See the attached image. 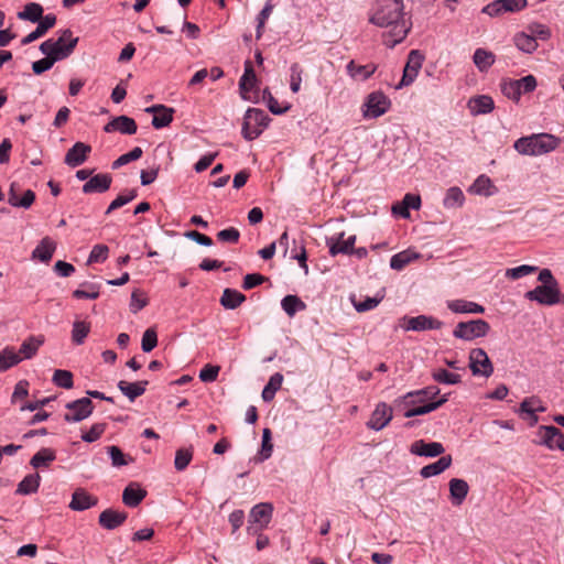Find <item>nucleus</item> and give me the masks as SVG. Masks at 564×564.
<instances>
[{
    "mask_svg": "<svg viewBox=\"0 0 564 564\" xmlns=\"http://www.w3.org/2000/svg\"><path fill=\"white\" fill-rule=\"evenodd\" d=\"M370 22L379 28L390 29L383 34V44L388 47L401 43L410 31L404 18L403 0H378Z\"/></svg>",
    "mask_w": 564,
    "mask_h": 564,
    "instance_id": "obj_1",
    "label": "nucleus"
},
{
    "mask_svg": "<svg viewBox=\"0 0 564 564\" xmlns=\"http://www.w3.org/2000/svg\"><path fill=\"white\" fill-rule=\"evenodd\" d=\"M560 140L553 134L538 133L518 139L513 148L522 155L538 156L557 148Z\"/></svg>",
    "mask_w": 564,
    "mask_h": 564,
    "instance_id": "obj_2",
    "label": "nucleus"
},
{
    "mask_svg": "<svg viewBox=\"0 0 564 564\" xmlns=\"http://www.w3.org/2000/svg\"><path fill=\"white\" fill-rule=\"evenodd\" d=\"M79 39L73 36L70 29H65L61 32L57 40L48 39L41 43V53H48L52 56L58 57V61L69 57L78 44Z\"/></svg>",
    "mask_w": 564,
    "mask_h": 564,
    "instance_id": "obj_3",
    "label": "nucleus"
},
{
    "mask_svg": "<svg viewBox=\"0 0 564 564\" xmlns=\"http://www.w3.org/2000/svg\"><path fill=\"white\" fill-rule=\"evenodd\" d=\"M268 115L258 108H249L243 117L241 133L248 141L257 139L268 126Z\"/></svg>",
    "mask_w": 564,
    "mask_h": 564,
    "instance_id": "obj_4",
    "label": "nucleus"
},
{
    "mask_svg": "<svg viewBox=\"0 0 564 564\" xmlns=\"http://www.w3.org/2000/svg\"><path fill=\"white\" fill-rule=\"evenodd\" d=\"M273 507L269 502H261L256 505L249 514V524L247 527L248 533H259L268 528L272 518Z\"/></svg>",
    "mask_w": 564,
    "mask_h": 564,
    "instance_id": "obj_5",
    "label": "nucleus"
},
{
    "mask_svg": "<svg viewBox=\"0 0 564 564\" xmlns=\"http://www.w3.org/2000/svg\"><path fill=\"white\" fill-rule=\"evenodd\" d=\"M389 98L381 91L369 94L362 105V116L365 118H378L384 115L390 107Z\"/></svg>",
    "mask_w": 564,
    "mask_h": 564,
    "instance_id": "obj_6",
    "label": "nucleus"
},
{
    "mask_svg": "<svg viewBox=\"0 0 564 564\" xmlns=\"http://www.w3.org/2000/svg\"><path fill=\"white\" fill-rule=\"evenodd\" d=\"M524 296L530 301H535L546 306L564 302L560 288H551V285H538L533 290L528 291Z\"/></svg>",
    "mask_w": 564,
    "mask_h": 564,
    "instance_id": "obj_7",
    "label": "nucleus"
},
{
    "mask_svg": "<svg viewBox=\"0 0 564 564\" xmlns=\"http://www.w3.org/2000/svg\"><path fill=\"white\" fill-rule=\"evenodd\" d=\"M489 330V325L485 319H469L460 322L454 330V336L464 340H473L485 336Z\"/></svg>",
    "mask_w": 564,
    "mask_h": 564,
    "instance_id": "obj_8",
    "label": "nucleus"
},
{
    "mask_svg": "<svg viewBox=\"0 0 564 564\" xmlns=\"http://www.w3.org/2000/svg\"><path fill=\"white\" fill-rule=\"evenodd\" d=\"M65 408L68 412L64 414V420L68 423L80 422L90 416L94 411V404L89 398L68 402Z\"/></svg>",
    "mask_w": 564,
    "mask_h": 564,
    "instance_id": "obj_9",
    "label": "nucleus"
},
{
    "mask_svg": "<svg viewBox=\"0 0 564 564\" xmlns=\"http://www.w3.org/2000/svg\"><path fill=\"white\" fill-rule=\"evenodd\" d=\"M424 56L417 50H413L408 55V61L403 69V76L397 88H402L411 85L416 78L419 70L422 67Z\"/></svg>",
    "mask_w": 564,
    "mask_h": 564,
    "instance_id": "obj_10",
    "label": "nucleus"
},
{
    "mask_svg": "<svg viewBox=\"0 0 564 564\" xmlns=\"http://www.w3.org/2000/svg\"><path fill=\"white\" fill-rule=\"evenodd\" d=\"M469 367L474 376H484L486 378L491 376L494 367L484 349H473L469 355Z\"/></svg>",
    "mask_w": 564,
    "mask_h": 564,
    "instance_id": "obj_11",
    "label": "nucleus"
},
{
    "mask_svg": "<svg viewBox=\"0 0 564 564\" xmlns=\"http://www.w3.org/2000/svg\"><path fill=\"white\" fill-rule=\"evenodd\" d=\"M393 411L386 402H380L373 410L367 426L375 431H380L392 420Z\"/></svg>",
    "mask_w": 564,
    "mask_h": 564,
    "instance_id": "obj_12",
    "label": "nucleus"
},
{
    "mask_svg": "<svg viewBox=\"0 0 564 564\" xmlns=\"http://www.w3.org/2000/svg\"><path fill=\"white\" fill-rule=\"evenodd\" d=\"M345 234L340 232L336 237H330L327 239L326 243L329 248V253L332 256H337L339 253L350 254L354 251V245L356 242V236L351 235L348 238H344Z\"/></svg>",
    "mask_w": 564,
    "mask_h": 564,
    "instance_id": "obj_13",
    "label": "nucleus"
},
{
    "mask_svg": "<svg viewBox=\"0 0 564 564\" xmlns=\"http://www.w3.org/2000/svg\"><path fill=\"white\" fill-rule=\"evenodd\" d=\"M91 152V147L84 142H76L65 154L64 162L70 167H77L82 165L88 154Z\"/></svg>",
    "mask_w": 564,
    "mask_h": 564,
    "instance_id": "obj_14",
    "label": "nucleus"
},
{
    "mask_svg": "<svg viewBox=\"0 0 564 564\" xmlns=\"http://www.w3.org/2000/svg\"><path fill=\"white\" fill-rule=\"evenodd\" d=\"M444 452L445 447L438 442L426 443L423 440H417L410 446V453L417 456L436 457L443 455Z\"/></svg>",
    "mask_w": 564,
    "mask_h": 564,
    "instance_id": "obj_15",
    "label": "nucleus"
},
{
    "mask_svg": "<svg viewBox=\"0 0 564 564\" xmlns=\"http://www.w3.org/2000/svg\"><path fill=\"white\" fill-rule=\"evenodd\" d=\"M563 433L553 425H541L538 430L539 444L550 449L560 448Z\"/></svg>",
    "mask_w": 564,
    "mask_h": 564,
    "instance_id": "obj_16",
    "label": "nucleus"
},
{
    "mask_svg": "<svg viewBox=\"0 0 564 564\" xmlns=\"http://www.w3.org/2000/svg\"><path fill=\"white\" fill-rule=\"evenodd\" d=\"M137 130L138 127L135 121L123 115L113 118L104 127V131L107 133L119 131L122 134H134Z\"/></svg>",
    "mask_w": 564,
    "mask_h": 564,
    "instance_id": "obj_17",
    "label": "nucleus"
},
{
    "mask_svg": "<svg viewBox=\"0 0 564 564\" xmlns=\"http://www.w3.org/2000/svg\"><path fill=\"white\" fill-rule=\"evenodd\" d=\"M441 327L442 322L440 319H402L401 323L394 326V329L423 332L427 329H438Z\"/></svg>",
    "mask_w": 564,
    "mask_h": 564,
    "instance_id": "obj_18",
    "label": "nucleus"
},
{
    "mask_svg": "<svg viewBox=\"0 0 564 564\" xmlns=\"http://www.w3.org/2000/svg\"><path fill=\"white\" fill-rule=\"evenodd\" d=\"M111 182L109 174H96L83 185L82 191L84 194L105 193L110 188Z\"/></svg>",
    "mask_w": 564,
    "mask_h": 564,
    "instance_id": "obj_19",
    "label": "nucleus"
},
{
    "mask_svg": "<svg viewBox=\"0 0 564 564\" xmlns=\"http://www.w3.org/2000/svg\"><path fill=\"white\" fill-rule=\"evenodd\" d=\"M37 26L34 31L29 33L21 40L22 45H28L37 39L44 36L46 32L56 24V17L52 13L44 15V18L36 22Z\"/></svg>",
    "mask_w": 564,
    "mask_h": 564,
    "instance_id": "obj_20",
    "label": "nucleus"
},
{
    "mask_svg": "<svg viewBox=\"0 0 564 564\" xmlns=\"http://www.w3.org/2000/svg\"><path fill=\"white\" fill-rule=\"evenodd\" d=\"M98 502L97 497L88 494L83 488H77L72 496L69 508L75 511H84L95 507Z\"/></svg>",
    "mask_w": 564,
    "mask_h": 564,
    "instance_id": "obj_21",
    "label": "nucleus"
},
{
    "mask_svg": "<svg viewBox=\"0 0 564 564\" xmlns=\"http://www.w3.org/2000/svg\"><path fill=\"white\" fill-rule=\"evenodd\" d=\"M127 512L106 509L99 514L98 522L106 530H115L127 520Z\"/></svg>",
    "mask_w": 564,
    "mask_h": 564,
    "instance_id": "obj_22",
    "label": "nucleus"
},
{
    "mask_svg": "<svg viewBox=\"0 0 564 564\" xmlns=\"http://www.w3.org/2000/svg\"><path fill=\"white\" fill-rule=\"evenodd\" d=\"M453 314H484L485 308L478 303L467 300H453L447 302Z\"/></svg>",
    "mask_w": 564,
    "mask_h": 564,
    "instance_id": "obj_23",
    "label": "nucleus"
},
{
    "mask_svg": "<svg viewBox=\"0 0 564 564\" xmlns=\"http://www.w3.org/2000/svg\"><path fill=\"white\" fill-rule=\"evenodd\" d=\"M449 496L454 506H460L469 492V486L466 480L453 478L449 480Z\"/></svg>",
    "mask_w": 564,
    "mask_h": 564,
    "instance_id": "obj_24",
    "label": "nucleus"
},
{
    "mask_svg": "<svg viewBox=\"0 0 564 564\" xmlns=\"http://www.w3.org/2000/svg\"><path fill=\"white\" fill-rule=\"evenodd\" d=\"M257 83L256 73L253 70L251 62L247 61L245 64L243 75L239 80V89L241 97L246 100H250L249 93L254 88Z\"/></svg>",
    "mask_w": 564,
    "mask_h": 564,
    "instance_id": "obj_25",
    "label": "nucleus"
},
{
    "mask_svg": "<svg viewBox=\"0 0 564 564\" xmlns=\"http://www.w3.org/2000/svg\"><path fill=\"white\" fill-rule=\"evenodd\" d=\"M347 74L354 80L365 82L370 78L377 70L376 64L357 65L355 61H350L346 66Z\"/></svg>",
    "mask_w": 564,
    "mask_h": 564,
    "instance_id": "obj_26",
    "label": "nucleus"
},
{
    "mask_svg": "<svg viewBox=\"0 0 564 564\" xmlns=\"http://www.w3.org/2000/svg\"><path fill=\"white\" fill-rule=\"evenodd\" d=\"M440 393L436 386H430L424 389L412 391L403 397L405 404L425 403L426 400L434 399Z\"/></svg>",
    "mask_w": 564,
    "mask_h": 564,
    "instance_id": "obj_27",
    "label": "nucleus"
},
{
    "mask_svg": "<svg viewBox=\"0 0 564 564\" xmlns=\"http://www.w3.org/2000/svg\"><path fill=\"white\" fill-rule=\"evenodd\" d=\"M495 104L491 97L480 95L469 99L468 109L473 116L489 113L494 110Z\"/></svg>",
    "mask_w": 564,
    "mask_h": 564,
    "instance_id": "obj_28",
    "label": "nucleus"
},
{
    "mask_svg": "<svg viewBox=\"0 0 564 564\" xmlns=\"http://www.w3.org/2000/svg\"><path fill=\"white\" fill-rule=\"evenodd\" d=\"M452 462L453 459L451 455H443L438 460L422 467L420 470V475L423 478L437 476L445 471L447 468H449Z\"/></svg>",
    "mask_w": 564,
    "mask_h": 564,
    "instance_id": "obj_29",
    "label": "nucleus"
},
{
    "mask_svg": "<svg viewBox=\"0 0 564 564\" xmlns=\"http://www.w3.org/2000/svg\"><path fill=\"white\" fill-rule=\"evenodd\" d=\"M56 249V243L50 237H44L32 252V258L41 262H48Z\"/></svg>",
    "mask_w": 564,
    "mask_h": 564,
    "instance_id": "obj_30",
    "label": "nucleus"
},
{
    "mask_svg": "<svg viewBox=\"0 0 564 564\" xmlns=\"http://www.w3.org/2000/svg\"><path fill=\"white\" fill-rule=\"evenodd\" d=\"M147 491L135 484L127 486L122 494V501L126 506L134 508L145 498Z\"/></svg>",
    "mask_w": 564,
    "mask_h": 564,
    "instance_id": "obj_31",
    "label": "nucleus"
},
{
    "mask_svg": "<svg viewBox=\"0 0 564 564\" xmlns=\"http://www.w3.org/2000/svg\"><path fill=\"white\" fill-rule=\"evenodd\" d=\"M43 343H44L43 335L30 336L22 343L18 354H20V356L22 357V360L31 359L32 357H34L36 355L39 348L43 345Z\"/></svg>",
    "mask_w": 564,
    "mask_h": 564,
    "instance_id": "obj_32",
    "label": "nucleus"
},
{
    "mask_svg": "<svg viewBox=\"0 0 564 564\" xmlns=\"http://www.w3.org/2000/svg\"><path fill=\"white\" fill-rule=\"evenodd\" d=\"M44 9L40 3L29 2L24 6L22 11L17 13L19 20L35 23L44 18Z\"/></svg>",
    "mask_w": 564,
    "mask_h": 564,
    "instance_id": "obj_33",
    "label": "nucleus"
},
{
    "mask_svg": "<svg viewBox=\"0 0 564 564\" xmlns=\"http://www.w3.org/2000/svg\"><path fill=\"white\" fill-rule=\"evenodd\" d=\"M147 384V380L138 382H128L121 380L118 383V388L130 401H133L144 393Z\"/></svg>",
    "mask_w": 564,
    "mask_h": 564,
    "instance_id": "obj_34",
    "label": "nucleus"
},
{
    "mask_svg": "<svg viewBox=\"0 0 564 564\" xmlns=\"http://www.w3.org/2000/svg\"><path fill=\"white\" fill-rule=\"evenodd\" d=\"M41 476L35 474L26 475L19 484L15 490L17 495H31L39 490Z\"/></svg>",
    "mask_w": 564,
    "mask_h": 564,
    "instance_id": "obj_35",
    "label": "nucleus"
},
{
    "mask_svg": "<svg viewBox=\"0 0 564 564\" xmlns=\"http://www.w3.org/2000/svg\"><path fill=\"white\" fill-rule=\"evenodd\" d=\"M469 192L476 195L491 196L495 194L496 187L488 176L480 175L469 187Z\"/></svg>",
    "mask_w": 564,
    "mask_h": 564,
    "instance_id": "obj_36",
    "label": "nucleus"
},
{
    "mask_svg": "<svg viewBox=\"0 0 564 564\" xmlns=\"http://www.w3.org/2000/svg\"><path fill=\"white\" fill-rule=\"evenodd\" d=\"M495 54L485 48H477L474 53L473 61L479 72H487L495 63Z\"/></svg>",
    "mask_w": 564,
    "mask_h": 564,
    "instance_id": "obj_37",
    "label": "nucleus"
},
{
    "mask_svg": "<svg viewBox=\"0 0 564 564\" xmlns=\"http://www.w3.org/2000/svg\"><path fill=\"white\" fill-rule=\"evenodd\" d=\"M419 258H420V253L408 249V250L401 251V252L392 256V258L390 260V267L393 270L400 271L404 267H406L409 263H411L412 261H414Z\"/></svg>",
    "mask_w": 564,
    "mask_h": 564,
    "instance_id": "obj_38",
    "label": "nucleus"
},
{
    "mask_svg": "<svg viewBox=\"0 0 564 564\" xmlns=\"http://www.w3.org/2000/svg\"><path fill=\"white\" fill-rule=\"evenodd\" d=\"M520 411L523 413H527L531 416V424L538 423V416L535 415V412H544L545 408L542 405V402L539 398L531 397L524 399L520 404Z\"/></svg>",
    "mask_w": 564,
    "mask_h": 564,
    "instance_id": "obj_39",
    "label": "nucleus"
},
{
    "mask_svg": "<svg viewBox=\"0 0 564 564\" xmlns=\"http://www.w3.org/2000/svg\"><path fill=\"white\" fill-rule=\"evenodd\" d=\"M445 402H447V395L446 394L443 395L437 401L426 402V403H423L422 405H419L416 408H412V409L406 410L404 412V416L405 417H413V416H417V415L427 414V413H430L432 411H435L440 406H442Z\"/></svg>",
    "mask_w": 564,
    "mask_h": 564,
    "instance_id": "obj_40",
    "label": "nucleus"
},
{
    "mask_svg": "<svg viewBox=\"0 0 564 564\" xmlns=\"http://www.w3.org/2000/svg\"><path fill=\"white\" fill-rule=\"evenodd\" d=\"M55 459V451L48 447H43L32 456L30 465L33 468L47 467Z\"/></svg>",
    "mask_w": 564,
    "mask_h": 564,
    "instance_id": "obj_41",
    "label": "nucleus"
},
{
    "mask_svg": "<svg viewBox=\"0 0 564 564\" xmlns=\"http://www.w3.org/2000/svg\"><path fill=\"white\" fill-rule=\"evenodd\" d=\"M22 361V357L13 347H6L0 351V372H4L11 367Z\"/></svg>",
    "mask_w": 564,
    "mask_h": 564,
    "instance_id": "obj_42",
    "label": "nucleus"
},
{
    "mask_svg": "<svg viewBox=\"0 0 564 564\" xmlns=\"http://www.w3.org/2000/svg\"><path fill=\"white\" fill-rule=\"evenodd\" d=\"M281 306L286 315L293 316L306 308V304L297 296L289 294L281 301Z\"/></svg>",
    "mask_w": 564,
    "mask_h": 564,
    "instance_id": "obj_43",
    "label": "nucleus"
},
{
    "mask_svg": "<svg viewBox=\"0 0 564 564\" xmlns=\"http://www.w3.org/2000/svg\"><path fill=\"white\" fill-rule=\"evenodd\" d=\"M464 202L465 196L463 191L457 186H453L446 191L445 197L443 199V205L445 208L448 209L458 208L463 206Z\"/></svg>",
    "mask_w": 564,
    "mask_h": 564,
    "instance_id": "obj_44",
    "label": "nucleus"
},
{
    "mask_svg": "<svg viewBox=\"0 0 564 564\" xmlns=\"http://www.w3.org/2000/svg\"><path fill=\"white\" fill-rule=\"evenodd\" d=\"M90 323L85 319H75L72 328V341L75 345L84 344L87 335L90 332Z\"/></svg>",
    "mask_w": 564,
    "mask_h": 564,
    "instance_id": "obj_45",
    "label": "nucleus"
},
{
    "mask_svg": "<svg viewBox=\"0 0 564 564\" xmlns=\"http://www.w3.org/2000/svg\"><path fill=\"white\" fill-rule=\"evenodd\" d=\"M514 44L516 46L528 54L533 53L538 48V42L531 34L527 33H518L514 35Z\"/></svg>",
    "mask_w": 564,
    "mask_h": 564,
    "instance_id": "obj_46",
    "label": "nucleus"
},
{
    "mask_svg": "<svg viewBox=\"0 0 564 564\" xmlns=\"http://www.w3.org/2000/svg\"><path fill=\"white\" fill-rule=\"evenodd\" d=\"M245 300L246 296L239 291L232 289H225L220 299V303L226 308H236Z\"/></svg>",
    "mask_w": 564,
    "mask_h": 564,
    "instance_id": "obj_47",
    "label": "nucleus"
},
{
    "mask_svg": "<svg viewBox=\"0 0 564 564\" xmlns=\"http://www.w3.org/2000/svg\"><path fill=\"white\" fill-rule=\"evenodd\" d=\"M283 382V376L280 372H275L269 379V382L262 390V399L265 402L273 400L275 392L281 388Z\"/></svg>",
    "mask_w": 564,
    "mask_h": 564,
    "instance_id": "obj_48",
    "label": "nucleus"
},
{
    "mask_svg": "<svg viewBox=\"0 0 564 564\" xmlns=\"http://www.w3.org/2000/svg\"><path fill=\"white\" fill-rule=\"evenodd\" d=\"M174 109L164 106V110L158 111L152 119V126L155 129H162L167 127L173 121Z\"/></svg>",
    "mask_w": 564,
    "mask_h": 564,
    "instance_id": "obj_49",
    "label": "nucleus"
},
{
    "mask_svg": "<svg viewBox=\"0 0 564 564\" xmlns=\"http://www.w3.org/2000/svg\"><path fill=\"white\" fill-rule=\"evenodd\" d=\"M432 378L434 381L444 384H457L460 382V376L457 373H453L447 371L446 369L440 368L432 372Z\"/></svg>",
    "mask_w": 564,
    "mask_h": 564,
    "instance_id": "obj_50",
    "label": "nucleus"
},
{
    "mask_svg": "<svg viewBox=\"0 0 564 564\" xmlns=\"http://www.w3.org/2000/svg\"><path fill=\"white\" fill-rule=\"evenodd\" d=\"M193 458V449L189 448H180L175 453L174 467L176 470H184L191 463Z\"/></svg>",
    "mask_w": 564,
    "mask_h": 564,
    "instance_id": "obj_51",
    "label": "nucleus"
},
{
    "mask_svg": "<svg viewBox=\"0 0 564 564\" xmlns=\"http://www.w3.org/2000/svg\"><path fill=\"white\" fill-rule=\"evenodd\" d=\"M52 381L61 388L64 389H72L74 381H73V373L68 370H62L57 369L53 373Z\"/></svg>",
    "mask_w": 564,
    "mask_h": 564,
    "instance_id": "obj_52",
    "label": "nucleus"
},
{
    "mask_svg": "<svg viewBox=\"0 0 564 564\" xmlns=\"http://www.w3.org/2000/svg\"><path fill=\"white\" fill-rule=\"evenodd\" d=\"M536 271L538 267L535 265L522 264L516 268L507 269L505 275L508 279L518 280Z\"/></svg>",
    "mask_w": 564,
    "mask_h": 564,
    "instance_id": "obj_53",
    "label": "nucleus"
},
{
    "mask_svg": "<svg viewBox=\"0 0 564 564\" xmlns=\"http://www.w3.org/2000/svg\"><path fill=\"white\" fill-rule=\"evenodd\" d=\"M45 55L44 58H41L39 61H35L32 63V70L36 75H41L44 72L51 69L53 65L58 62V57L52 56L48 53H43Z\"/></svg>",
    "mask_w": 564,
    "mask_h": 564,
    "instance_id": "obj_54",
    "label": "nucleus"
},
{
    "mask_svg": "<svg viewBox=\"0 0 564 564\" xmlns=\"http://www.w3.org/2000/svg\"><path fill=\"white\" fill-rule=\"evenodd\" d=\"M303 68L299 63H293L290 67V88L296 94L301 89Z\"/></svg>",
    "mask_w": 564,
    "mask_h": 564,
    "instance_id": "obj_55",
    "label": "nucleus"
},
{
    "mask_svg": "<svg viewBox=\"0 0 564 564\" xmlns=\"http://www.w3.org/2000/svg\"><path fill=\"white\" fill-rule=\"evenodd\" d=\"M142 149L139 147L133 148L130 152L120 155L116 161L112 162V169H119L132 161H135L142 156Z\"/></svg>",
    "mask_w": 564,
    "mask_h": 564,
    "instance_id": "obj_56",
    "label": "nucleus"
},
{
    "mask_svg": "<svg viewBox=\"0 0 564 564\" xmlns=\"http://www.w3.org/2000/svg\"><path fill=\"white\" fill-rule=\"evenodd\" d=\"M137 197V191L130 189L127 194H122L117 196L108 206L106 210V215H109L111 212L124 206Z\"/></svg>",
    "mask_w": 564,
    "mask_h": 564,
    "instance_id": "obj_57",
    "label": "nucleus"
},
{
    "mask_svg": "<svg viewBox=\"0 0 564 564\" xmlns=\"http://www.w3.org/2000/svg\"><path fill=\"white\" fill-rule=\"evenodd\" d=\"M158 345V335L154 327L148 328L142 336L141 348L144 352L152 351Z\"/></svg>",
    "mask_w": 564,
    "mask_h": 564,
    "instance_id": "obj_58",
    "label": "nucleus"
},
{
    "mask_svg": "<svg viewBox=\"0 0 564 564\" xmlns=\"http://www.w3.org/2000/svg\"><path fill=\"white\" fill-rule=\"evenodd\" d=\"M108 454L111 458V464L113 467H122L129 464V462H133V458H126V455L118 446H109Z\"/></svg>",
    "mask_w": 564,
    "mask_h": 564,
    "instance_id": "obj_59",
    "label": "nucleus"
},
{
    "mask_svg": "<svg viewBox=\"0 0 564 564\" xmlns=\"http://www.w3.org/2000/svg\"><path fill=\"white\" fill-rule=\"evenodd\" d=\"M34 200H35V193L31 189H26L23 193L21 198L20 197L19 198L11 197V199H9V204L13 207H20V208L28 209L32 206Z\"/></svg>",
    "mask_w": 564,
    "mask_h": 564,
    "instance_id": "obj_60",
    "label": "nucleus"
},
{
    "mask_svg": "<svg viewBox=\"0 0 564 564\" xmlns=\"http://www.w3.org/2000/svg\"><path fill=\"white\" fill-rule=\"evenodd\" d=\"M109 248L106 245H95L88 257V263H101L108 258Z\"/></svg>",
    "mask_w": 564,
    "mask_h": 564,
    "instance_id": "obj_61",
    "label": "nucleus"
},
{
    "mask_svg": "<svg viewBox=\"0 0 564 564\" xmlns=\"http://www.w3.org/2000/svg\"><path fill=\"white\" fill-rule=\"evenodd\" d=\"M106 424L105 423H96L91 425L90 430L86 433H83L82 440L86 443H93L97 441L105 432Z\"/></svg>",
    "mask_w": 564,
    "mask_h": 564,
    "instance_id": "obj_62",
    "label": "nucleus"
},
{
    "mask_svg": "<svg viewBox=\"0 0 564 564\" xmlns=\"http://www.w3.org/2000/svg\"><path fill=\"white\" fill-rule=\"evenodd\" d=\"M240 237V232L235 227H229L218 231L217 239L221 242L237 243Z\"/></svg>",
    "mask_w": 564,
    "mask_h": 564,
    "instance_id": "obj_63",
    "label": "nucleus"
},
{
    "mask_svg": "<svg viewBox=\"0 0 564 564\" xmlns=\"http://www.w3.org/2000/svg\"><path fill=\"white\" fill-rule=\"evenodd\" d=\"M219 371H220L219 366H214V365L207 364L199 371L198 377L203 382H213L217 379Z\"/></svg>",
    "mask_w": 564,
    "mask_h": 564,
    "instance_id": "obj_64",
    "label": "nucleus"
}]
</instances>
